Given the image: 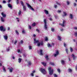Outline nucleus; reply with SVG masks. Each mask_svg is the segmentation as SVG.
<instances>
[{"label":"nucleus","mask_w":77,"mask_h":77,"mask_svg":"<svg viewBox=\"0 0 77 77\" xmlns=\"http://www.w3.org/2000/svg\"><path fill=\"white\" fill-rule=\"evenodd\" d=\"M34 44H35L36 43H38L37 46L38 47H39L40 45H43V42H39L38 40H36L35 38L34 39Z\"/></svg>","instance_id":"1"},{"label":"nucleus","mask_w":77,"mask_h":77,"mask_svg":"<svg viewBox=\"0 0 77 77\" xmlns=\"http://www.w3.org/2000/svg\"><path fill=\"white\" fill-rule=\"evenodd\" d=\"M21 4L22 5V6L23 7V10L24 11H26V7L25 5H24V3H23V2H22V1H21Z\"/></svg>","instance_id":"2"},{"label":"nucleus","mask_w":77,"mask_h":77,"mask_svg":"<svg viewBox=\"0 0 77 77\" xmlns=\"http://www.w3.org/2000/svg\"><path fill=\"white\" fill-rule=\"evenodd\" d=\"M51 67H49L48 68V70L49 71V74L51 75L52 74H53V69H52L51 70Z\"/></svg>","instance_id":"3"},{"label":"nucleus","mask_w":77,"mask_h":77,"mask_svg":"<svg viewBox=\"0 0 77 77\" xmlns=\"http://www.w3.org/2000/svg\"><path fill=\"white\" fill-rule=\"evenodd\" d=\"M40 71L44 75L47 74V72H46V71H45V69L43 68H41L40 69Z\"/></svg>","instance_id":"4"},{"label":"nucleus","mask_w":77,"mask_h":77,"mask_svg":"<svg viewBox=\"0 0 77 77\" xmlns=\"http://www.w3.org/2000/svg\"><path fill=\"white\" fill-rule=\"evenodd\" d=\"M44 22L45 23L44 27L45 30L47 29V21H46V19L44 20Z\"/></svg>","instance_id":"5"},{"label":"nucleus","mask_w":77,"mask_h":77,"mask_svg":"<svg viewBox=\"0 0 77 77\" xmlns=\"http://www.w3.org/2000/svg\"><path fill=\"white\" fill-rule=\"evenodd\" d=\"M65 23H66V21L65 20H63V23L61 24L60 23H59V25H60L62 27H64L65 26Z\"/></svg>","instance_id":"6"},{"label":"nucleus","mask_w":77,"mask_h":77,"mask_svg":"<svg viewBox=\"0 0 77 77\" xmlns=\"http://www.w3.org/2000/svg\"><path fill=\"white\" fill-rule=\"evenodd\" d=\"M42 51H43L41 49L39 50V51H38L37 52L38 53V54H40V55L42 56L43 55V53H42Z\"/></svg>","instance_id":"7"},{"label":"nucleus","mask_w":77,"mask_h":77,"mask_svg":"<svg viewBox=\"0 0 77 77\" xmlns=\"http://www.w3.org/2000/svg\"><path fill=\"white\" fill-rule=\"evenodd\" d=\"M26 5H27L28 7V8H30L31 9L32 11H35V10H34V9H33V8H32V6H30V5H29L28 3H26Z\"/></svg>","instance_id":"8"},{"label":"nucleus","mask_w":77,"mask_h":77,"mask_svg":"<svg viewBox=\"0 0 77 77\" xmlns=\"http://www.w3.org/2000/svg\"><path fill=\"white\" fill-rule=\"evenodd\" d=\"M0 30H1V31H3V32H5V31L6 30V29L5 28H3V26H1L0 27Z\"/></svg>","instance_id":"9"},{"label":"nucleus","mask_w":77,"mask_h":77,"mask_svg":"<svg viewBox=\"0 0 77 77\" xmlns=\"http://www.w3.org/2000/svg\"><path fill=\"white\" fill-rule=\"evenodd\" d=\"M48 47H51L52 46H53L54 45V43H52L51 44H48L47 45Z\"/></svg>","instance_id":"10"},{"label":"nucleus","mask_w":77,"mask_h":77,"mask_svg":"<svg viewBox=\"0 0 77 77\" xmlns=\"http://www.w3.org/2000/svg\"><path fill=\"white\" fill-rule=\"evenodd\" d=\"M59 53V51H57L56 52V54H54V57H56L57 56H58Z\"/></svg>","instance_id":"11"},{"label":"nucleus","mask_w":77,"mask_h":77,"mask_svg":"<svg viewBox=\"0 0 77 77\" xmlns=\"http://www.w3.org/2000/svg\"><path fill=\"white\" fill-rule=\"evenodd\" d=\"M1 15L3 17V18H6V15L5 14H4L3 12H2L1 13Z\"/></svg>","instance_id":"12"},{"label":"nucleus","mask_w":77,"mask_h":77,"mask_svg":"<svg viewBox=\"0 0 77 77\" xmlns=\"http://www.w3.org/2000/svg\"><path fill=\"white\" fill-rule=\"evenodd\" d=\"M3 37H4V39H5V40H8V36H7V35H5L3 36Z\"/></svg>","instance_id":"13"},{"label":"nucleus","mask_w":77,"mask_h":77,"mask_svg":"<svg viewBox=\"0 0 77 77\" xmlns=\"http://www.w3.org/2000/svg\"><path fill=\"white\" fill-rule=\"evenodd\" d=\"M8 69H9L10 72H12L13 71V68L12 67L8 68Z\"/></svg>","instance_id":"14"},{"label":"nucleus","mask_w":77,"mask_h":77,"mask_svg":"<svg viewBox=\"0 0 77 77\" xmlns=\"http://www.w3.org/2000/svg\"><path fill=\"white\" fill-rule=\"evenodd\" d=\"M61 63L63 65H64L65 63V61L63 60H61Z\"/></svg>","instance_id":"15"},{"label":"nucleus","mask_w":77,"mask_h":77,"mask_svg":"<svg viewBox=\"0 0 77 77\" xmlns=\"http://www.w3.org/2000/svg\"><path fill=\"white\" fill-rule=\"evenodd\" d=\"M72 56L73 59V60H75V58H76V57L74 55L72 54Z\"/></svg>","instance_id":"16"},{"label":"nucleus","mask_w":77,"mask_h":77,"mask_svg":"<svg viewBox=\"0 0 77 77\" xmlns=\"http://www.w3.org/2000/svg\"><path fill=\"white\" fill-rule=\"evenodd\" d=\"M8 8H12V5L10 4H8Z\"/></svg>","instance_id":"17"},{"label":"nucleus","mask_w":77,"mask_h":77,"mask_svg":"<svg viewBox=\"0 0 77 77\" xmlns=\"http://www.w3.org/2000/svg\"><path fill=\"white\" fill-rule=\"evenodd\" d=\"M58 38L59 41H61V37L59 35L58 36Z\"/></svg>","instance_id":"18"},{"label":"nucleus","mask_w":77,"mask_h":77,"mask_svg":"<svg viewBox=\"0 0 77 77\" xmlns=\"http://www.w3.org/2000/svg\"><path fill=\"white\" fill-rule=\"evenodd\" d=\"M32 65V63H31V62L29 61L28 62V66H30V65Z\"/></svg>","instance_id":"19"},{"label":"nucleus","mask_w":77,"mask_h":77,"mask_svg":"<svg viewBox=\"0 0 77 77\" xmlns=\"http://www.w3.org/2000/svg\"><path fill=\"white\" fill-rule=\"evenodd\" d=\"M70 17L71 19H72V18H73V17L72 14H70Z\"/></svg>","instance_id":"20"},{"label":"nucleus","mask_w":77,"mask_h":77,"mask_svg":"<svg viewBox=\"0 0 77 77\" xmlns=\"http://www.w3.org/2000/svg\"><path fill=\"white\" fill-rule=\"evenodd\" d=\"M22 60V59L20 58H19L18 59V62L19 63H20L21 62V60Z\"/></svg>","instance_id":"21"},{"label":"nucleus","mask_w":77,"mask_h":77,"mask_svg":"<svg viewBox=\"0 0 77 77\" xmlns=\"http://www.w3.org/2000/svg\"><path fill=\"white\" fill-rule=\"evenodd\" d=\"M42 64L44 66H46V63H44V62H42Z\"/></svg>","instance_id":"22"},{"label":"nucleus","mask_w":77,"mask_h":77,"mask_svg":"<svg viewBox=\"0 0 77 77\" xmlns=\"http://www.w3.org/2000/svg\"><path fill=\"white\" fill-rule=\"evenodd\" d=\"M1 21H2V22H5V20L2 17H1Z\"/></svg>","instance_id":"23"},{"label":"nucleus","mask_w":77,"mask_h":77,"mask_svg":"<svg viewBox=\"0 0 77 77\" xmlns=\"http://www.w3.org/2000/svg\"><path fill=\"white\" fill-rule=\"evenodd\" d=\"M45 14H48V11H47L46 10H45Z\"/></svg>","instance_id":"24"},{"label":"nucleus","mask_w":77,"mask_h":77,"mask_svg":"<svg viewBox=\"0 0 77 77\" xmlns=\"http://www.w3.org/2000/svg\"><path fill=\"white\" fill-rule=\"evenodd\" d=\"M63 14H64V15H63V17L66 16L67 14L66 13H65V12H63Z\"/></svg>","instance_id":"25"},{"label":"nucleus","mask_w":77,"mask_h":77,"mask_svg":"<svg viewBox=\"0 0 77 77\" xmlns=\"http://www.w3.org/2000/svg\"><path fill=\"white\" fill-rule=\"evenodd\" d=\"M2 67L4 72H6V69H5V67L3 66Z\"/></svg>","instance_id":"26"},{"label":"nucleus","mask_w":77,"mask_h":77,"mask_svg":"<svg viewBox=\"0 0 77 77\" xmlns=\"http://www.w3.org/2000/svg\"><path fill=\"white\" fill-rule=\"evenodd\" d=\"M50 65H53V66H54V63L51 62L50 63Z\"/></svg>","instance_id":"27"},{"label":"nucleus","mask_w":77,"mask_h":77,"mask_svg":"<svg viewBox=\"0 0 77 77\" xmlns=\"http://www.w3.org/2000/svg\"><path fill=\"white\" fill-rule=\"evenodd\" d=\"M21 11L19 10V11L18 12V15H19V16H20L21 15Z\"/></svg>","instance_id":"28"},{"label":"nucleus","mask_w":77,"mask_h":77,"mask_svg":"<svg viewBox=\"0 0 77 77\" xmlns=\"http://www.w3.org/2000/svg\"><path fill=\"white\" fill-rule=\"evenodd\" d=\"M70 51L71 52H72V51H73L72 48L71 47H70Z\"/></svg>","instance_id":"29"},{"label":"nucleus","mask_w":77,"mask_h":77,"mask_svg":"<svg viewBox=\"0 0 77 77\" xmlns=\"http://www.w3.org/2000/svg\"><path fill=\"white\" fill-rule=\"evenodd\" d=\"M66 3L67 5H69V4L70 3V2H69L68 1H67Z\"/></svg>","instance_id":"30"},{"label":"nucleus","mask_w":77,"mask_h":77,"mask_svg":"<svg viewBox=\"0 0 77 77\" xmlns=\"http://www.w3.org/2000/svg\"><path fill=\"white\" fill-rule=\"evenodd\" d=\"M48 55H46L45 57V58L47 60H48Z\"/></svg>","instance_id":"31"},{"label":"nucleus","mask_w":77,"mask_h":77,"mask_svg":"<svg viewBox=\"0 0 77 77\" xmlns=\"http://www.w3.org/2000/svg\"><path fill=\"white\" fill-rule=\"evenodd\" d=\"M22 33H23V34H24L25 33V31H24V30L23 29L22 31Z\"/></svg>","instance_id":"32"},{"label":"nucleus","mask_w":77,"mask_h":77,"mask_svg":"<svg viewBox=\"0 0 77 77\" xmlns=\"http://www.w3.org/2000/svg\"><path fill=\"white\" fill-rule=\"evenodd\" d=\"M51 30L52 32H54V29L53 28H51Z\"/></svg>","instance_id":"33"},{"label":"nucleus","mask_w":77,"mask_h":77,"mask_svg":"<svg viewBox=\"0 0 77 77\" xmlns=\"http://www.w3.org/2000/svg\"><path fill=\"white\" fill-rule=\"evenodd\" d=\"M69 71L70 72H72V70L70 69H69Z\"/></svg>","instance_id":"34"},{"label":"nucleus","mask_w":77,"mask_h":77,"mask_svg":"<svg viewBox=\"0 0 77 77\" xmlns=\"http://www.w3.org/2000/svg\"><path fill=\"white\" fill-rule=\"evenodd\" d=\"M15 32H16V34H17V35H19V33H18V32L17 30L15 31Z\"/></svg>","instance_id":"35"},{"label":"nucleus","mask_w":77,"mask_h":77,"mask_svg":"<svg viewBox=\"0 0 77 77\" xmlns=\"http://www.w3.org/2000/svg\"><path fill=\"white\" fill-rule=\"evenodd\" d=\"M45 40L46 41H48V38L47 37H46L45 38Z\"/></svg>","instance_id":"36"},{"label":"nucleus","mask_w":77,"mask_h":77,"mask_svg":"<svg viewBox=\"0 0 77 77\" xmlns=\"http://www.w3.org/2000/svg\"><path fill=\"white\" fill-rule=\"evenodd\" d=\"M36 32H38V33H39V30L38 29H36Z\"/></svg>","instance_id":"37"},{"label":"nucleus","mask_w":77,"mask_h":77,"mask_svg":"<svg viewBox=\"0 0 77 77\" xmlns=\"http://www.w3.org/2000/svg\"><path fill=\"white\" fill-rule=\"evenodd\" d=\"M54 77H57V75L56 74H54Z\"/></svg>","instance_id":"38"},{"label":"nucleus","mask_w":77,"mask_h":77,"mask_svg":"<svg viewBox=\"0 0 77 77\" xmlns=\"http://www.w3.org/2000/svg\"><path fill=\"white\" fill-rule=\"evenodd\" d=\"M35 25H36V24L35 23H34L32 24V26H35Z\"/></svg>","instance_id":"39"},{"label":"nucleus","mask_w":77,"mask_h":77,"mask_svg":"<svg viewBox=\"0 0 77 77\" xmlns=\"http://www.w3.org/2000/svg\"><path fill=\"white\" fill-rule=\"evenodd\" d=\"M75 36H77V32H75Z\"/></svg>","instance_id":"40"},{"label":"nucleus","mask_w":77,"mask_h":77,"mask_svg":"<svg viewBox=\"0 0 77 77\" xmlns=\"http://www.w3.org/2000/svg\"><path fill=\"white\" fill-rule=\"evenodd\" d=\"M57 71L59 72V73H60V69H57Z\"/></svg>","instance_id":"41"},{"label":"nucleus","mask_w":77,"mask_h":77,"mask_svg":"<svg viewBox=\"0 0 77 77\" xmlns=\"http://www.w3.org/2000/svg\"><path fill=\"white\" fill-rule=\"evenodd\" d=\"M16 3L17 4L19 3V0H17Z\"/></svg>","instance_id":"42"},{"label":"nucleus","mask_w":77,"mask_h":77,"mask_svg":"<svg viewBox=\"0 0 77 77\" xmlns=\"http://www.w3.org/2000/svg\"><path fill=\"white\" fill-rule=\"evenodd\" d=\"M66 52L67 53V54H68V49L66 48Z\"/></svg>","instance_id":"43"},{"label":"nucleus","mask_w":77,"mask_h":77,"mask_svg":"<svg viewBox=\"0 0 77 77\" xmlns=\"http://www.w3.org/2000/svg\"><path fill=\"white\" fill-rule=\"evenodd\" d=\"M30 75L31 76H32V77H33L34 76V75H33V73H31L30 74Z\"/></svg>","instance_id":"44"},{"label":"nucleus","mask_w":77,"mask_h":77,"mask_svg":"<svg viewBox=\"0 0 77 77\" xmlns=\"http://www.w3.org/2000/svg\"><path fill=\"white\" fill-rule=\"evenodd\" d=\"M29 50H31V49H32V47L31 46H29Z\"/></svg>","instance_id":"45"},{"label":"nucleus","mask_w":77,"mask_h":77,"mask_svg":"<svg viewBox=\"0 0 77 77\" xmlns=\"http://www.w3.org/2000/svg\"><path fill=\"white\" fill-rule=\"evenodd\" d=\"M56 4H57V5H61L60 4V3H59L57 2H56Z\"/></svg>","instance_id":"46"},{"label":"nucleus","mask_w":77,"mask_h":77,"mask_svg":"<svg viewBox=\"0 0 77 77\" xmlns=\"http://www.w3.org/2000/svg\"><path fill=\"white\" fill-rule=\"evenodd\" d=\"M6 3V2L5 1H3L2 2L3 3Z\"/></svg>","instance_id":"47"},{"label":"nucleus","mask_w":77,"mask_h":77,"mask_svg":"<svg viewBox=\"0 0 77 77\" xmlns=\"http://www.w3.org/2000/svg\"><path fill=\"white\" fill-rule=\"evenodd\" d=\"M54 7L56 9V8H57V5H54Z\"/></svg>","instance_id":"48"},{"label":"nucleus","mask_w":77,"mask_h":77,"mask_svg":"<svg viewBox=\"0 0 77 77\" xmlns=\"http://www.w3.org/2000/svg\"><path fill=\"white\" fill-rule=\"evenodd\" d=\"M57 12L58 13H60L61 12V11H59V10H58L57 11Z\"/></svg>","instance_id":"49"},{"label":"nucleus","mask_w":77,"mask_h":77,"mask_svg":"<svg viewBox=\"0 0 77 77\" xmlns=\"http://www.w3.org/2000/svg\"><path fill=\"white\" fill-rule=\"evenodd\" d=\"M17 52L18 53H21V52L20 51V50L18 49L17 50Z\"/></svg>","instance_id":"50"},{"label":"nucleus","mask_w":77,"mask_h":77,"mask_svg":"<svg viewBox=\"0 0 77 77\" xmlns=\"http://www.w3.org/2000/svg\"><path fill=\"white\" fill-rule=\"evenodd\" d=\"M17 42V40H15L14 42V44H16Z\"/></svg>","instance_id":"51"},{"label":"nucleus","mask_w":77,"mask_h":77,"mask_svg":"<svg viewBox=\"0 0 77 77\" xmlns=\"http://www.w3.org/2000/svg\"><path fill=\"white\" fill-rule=\"evenodd\" d=\"M29 29H31L32 28L31 26H30V25H29Z\"/></svg>","instance_id":"52"},{"label":"nucleus","mask_w":77,"mask_h":77,"mask_svg":"<svg viewBox=\"0 0 77 77\" xmlns=\"http://www.w3.org/2000/svg\"><path fill=\"white\" fill-rule=\"evenodd\" d=\"M55 17L56 18H56H57L58 17L57 16H56V15H55Z\"/></svg>","instance_id":"53"},{"label":"nucleus","mask_w":77,"mask_h":77,"mask_svg":"<svg viewBox=\"0 0 77 77\" xmlns=\"http://www.w3.org/2000/svg\"><path fill=\"white\" fill-rule=\"evenodd\" d=\"M35 71L33 70V71H32V73L33 74L34 73H35Z\"/></svg>","instance_id":"54"},{"label":"nucleus","mask_w":77,"mask_h":77,"mask_svg":"<svg viewBox=\"0 0 77 77\" xmlns=\"http://www.w3.org/2000/svg\"><path fill=\"white\" fill-rule=\"evenodd\" d=\"M23 40H21L20 41V43L21 44H23Z\"/></svg>","instance_id":"55"},{"label":"nucleus","mask_w":77,"mask_h":77,"mask_svg":"<svg viewBox=\"0 0 77 77\" xmlns=\"http://www.w3.org/2000/svg\"><path fill=\"white\" fill-rule=\"evenodd\" d=\"M23 56L24 57H26V54H23Z\"/></svg>","instance_id":"56"},{"label":"nucleus","mask_w":77,"mask_h":77,"mask_svg":"<svg viewBox=\"0 0 77 77\" xmlns=\"http://www.w3.org/2000/svg\"><path fill=\"white\" fill-rule=\"evenodd\" d=\"M74 29H75V30H77V27H74Z\"/></svg>","instance_id":"57"},{"label":"nucleus","mask_w":77,"mask_h":77,"mask_svg":"<svg viewBox=\"0 0 77 77\" xmlns=\"http://www.w3.org/2000/svg\"><path fill=\"white\" fill-rule=\"evenodd\" d=\"M64 47H66V44L65 43H64Z\"/></svg>","instance_id":"58"},{"label":"nucleus","mask_w":77,"mask_h":77,"mask_svg":"<svg viewBox=\"0 0 77 77\" xmlns=\"http://www.w3.org/2000/svg\"><path fill=\"white\" fill-rule=\"evenodd\" d=\"M10 30V28L9 27H8V30Z\"/></svg>","instance_id":"59"},{"label":"nucleus","mask_w":77,"mask_h":77,"mask_svg":"<svg viewBox=\"0 0 77 77\" xmlns=\"http://www.w3.org/2000/svg\"><path fill=\"white\" fill-rule=\"evenodd\" d=\"M74 6H76V3H74Z\"/></svg>","instance_id":"60"},{"label":"nucleus","mask_w":77,"mask_h":77,"mask_svg":"<svg viewBox=\"0 0 77 77\" xmlns=\"http://www.w3.org/2000/svg\"><path fill=\"white\" fill-rule=\"evenodd\" d=\"M7 50V51H9V48H8Z\"/></svg>","instance_id":"61"},{"label":"nucleus","mask_w":77,"mask_h":77,"mask_svg":"<svg viewBox=\"0 0 77 77\" xmlns=\"http://www.w3.org/2000/svg\"><path fill=\"white\" fill-rule=\"evenodd\" d=\"M0 66H2V64L1 63H0Z\"/></svg>","instance_id":"62"},{"label":"nucleus","mask_w":77,"mask_h":77,"mask_svg":"<svg viewBox=\"0 0 77 77\" xmlns=\"http://www.w3.org/2000/svg\"><path fill=\"white\" fill-rule=\"evenodd\" d=\"M61 31H63V29H60Z\"/></svg>","instance_id":"63"},{"label":"nucleus","mask_w":77,"mask_h":77,"mask_svg":"<svg viewBox=\"0 0 77 77\" xmlns=\"http://www.w3.org/2000/svg\"><path fill=\"white\" fill-rule=\"evenodd\" d=\"M2 5H0V8H2Z\"/></svg>","instance_id":"64"}]
</instances>
